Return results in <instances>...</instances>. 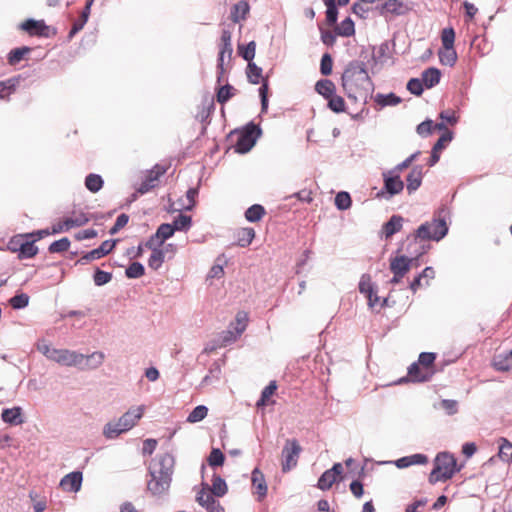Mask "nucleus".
<instances>
[{
	"instance_id": "e2e57ef3",
	"label": "nucleus",
	"mask_w": 512,
	"mask_h": 512,
	"mask_svg": "<svg viewBox=\"0 0 512 512\" xmlns=\"http://www.w3.org/2000/svg\"><path fill=\"white\" fill-rule=\"evenodd\" d=\"M65 219L66 221H68L70 229L73 227L85 225L89 221V219L86 217L84 213L74 214L71 217H67Z\"/></svg>"
},
{
	"instance_id": "864d4df0",
	"label": "nucleus",
	"mask_w": 512,
	"mask_h": 512,
	"mask_svg": "<svg viewBox=\"0 0 512 512\" xmlns=\"http://www.w3.org/2000/svg\"><path fill=\"white\" fill-rule=\"evenodd\" d=\"M436 359V355L430 352H423L419 355L418 362L425 370L434 371L433 364Z\"/></svg>"
},
{
	"instance_id": "9d476101",
	"label": "nucleus",
	"mask_w": 512,
	"mask_h": 512,
	"mask_svg": "<svg viewBox=\"0 0 512 512\" xmlns=\"http://www.w3.org/2000/svg\"><path fill=\"white\" fill-rule=\"evenodd\" d=\"M413 258L404 255L396 256L390 259V271L393 273V278L390 280L391 284H398L403 277L409 272Z\"/></svg>"
},
{
	"instance_id": "052dcab7",
	"label": "nucleus",
	"mask_w": 512,
	"mask_h": 512,
	"mask_svg": "<svg viewBox=\"0 0 512 512\" xmlns=\"http://www.w3.org/2000/svg\"><path fill=\"white\" fill-rule=\"evenodd\" d=\"M333 60L330 54L325 53L321 58L320 71L322 75L328 76L332 73Z\"/></svg>"
},
{
	"instance_id": "09e8293b",
	"label": "nucleus",
	"mask_w": 512,
	"mask_h": 512,
	"mask_svg": "<svg viewBox=\"0 0 512 512\" xmlns=\"http://www.w3.org/2000/svg\"><path fill=\"white\" fill-rule=\"evenodd\" d=\"M238 52L243 57V59H245L246 61H248V63H250V62H252L253 58L255 57L256 43L254 41H251L246 46L239 45Z\"/></svg>"
},
{
	"instance_id": "8fccbe9b",
	"label": "nucleus",
	"mask_w": 512,
	"mask_h": 512,
	"mask_svg": "<svg viewBox=\"0 0 512 512\" xmlns=\"http://www.w3.org/2000/svg\"><path fill=\"white\" fill-rule=\"evenodd\" d=\"M499 442V457L504 461H510L512 459V443L505 438H501Z\"/></svg>"
},
{
	"instance_id": "39448f33",
	"label": "nucleus",
	"mask_w": 512,
	"mask_h": 512,
	"mask_svg": "<svg viewBox=\"0 0 512 512\" xmlns=\"http://www.w3.org/2000/svg\"><path fill=\"white\" fill-rule=\"evenodd\" d=\"M38 349L41 353H43L48 359L55 361L64 366H74L79 367L84 362L86 358L84 354L71 351L68 349H56L50 347L47 344H42L38 346Z\"/></svg>"
},
{
	"instance_id": "c03bdc74",
	"label": "nucleus",
	"mask_w": 512,
	"mask_h": 512,
	"mask_svg": "<svg viewBox=\"0 0 512 512\" xmlns=\"http://www.w3.org/2000/svg\"><path fill=\"white\" fill-rule=\"evenodd\" d=\"M215 496L221 497L227 492L226 482L220 476H213L212 487L208 488Z\"/></svg>"
},
{
	"instance_id": "58836bf2",
	"label": "nucleus",
	"mask_w": 512,
	"mask_h": 512,
	"mask_svg": "<svg viewBox=\"0 0 512 512\" xmlns=\"http://www.w3.org/2000/svg\"><path fill=\"white\" fill-rule=\"evenodd\" d=\"M446 129L443 123L433 124L431 120H426L417 126V133L421 136H427L434 130Z\"/></svg>"
},
{
	"instance_id": "de8ad7c7",
	"label": "nucleus",
	"mask_w": 512,
	"mask_h": 512,
	"mask_svg": "<svg viewBox=\"0 0 512 512\" xmlns=\"http://www.w3.org/2000/svg\"><path fill=\"white\" fill-rule=\"evenodd\" d=\"M208 414V408L204 405L196 406L187 417V422L197 423L206 418Z\"/></svg>"
},
{
	"instance_id": "a18cd8bd",
	"label": "nucleus",
	"mask_w": 512,
	"mask_h": 512,
	"mask_svg": "<svg viewBox=\"0 0 512 512\" xmlns=\"http://www.w3.org/2000/svg\"><path fill=\"white\" fill-rule=\"evenodd\" d=\"M85 186L89 191L96 193L102 188L103 180L100 175L89 174L85 179Z\"/></svg>"
},
{
	"instance_id": "6e6552de",
	"label": "nucleus",
	"mask_w": 512,
	"mask_h": 512,
	"mask_svg": "<svg viewBox=\"0 0 512 512\" xmlns=\"http://www.w3.org/2000/svg\"><path fill=\"white\" fill-rule=\"evenodd\" d=\"M302 447L296 439H287L281 452L282 471L288 472L297 466Z\"/></svg>"
},
{
	"instance_id": "20e7f679",
	"label": "nucleus",
	"mask_w": 512,
	"mask_h": 512,
	"mask_svg": "<svg viewBox=\"0 0 512 512\" xmlns=\"http://www.w3.org/2000/svg\"><path fill=\"white\" fill-rule=\"evenodd\" d=\"M145 406L140 405L129 409L117 421L109 422L104 427V435L106 438L113 439L121 433L129 431L142 418Z\"/></svg>"
},
{
	"instance_id": "ea45409f",
	"label": "nucleus",
	"mask_w": 512,
	"mask_h": 512,
	"mask_svg": "<svg viewBox=\"0 0 512 512\" xmlns=\"http://www.w3.org/2000/svg\"><path fill=\"white\" fill-rule=\"evenodd\" d=\"M265 215V209L262 205L254 204L245 212V218L249 222H258Z\"/></svg>"
},
{
	"instance_id": "79ce46f5",
	"label": "nucleus",
	"mask_w": 512,
	"mask_h": 512,
	"mask_svg": "<svg viewBox=\"0 0 512 512\" xmlns=\"http://www.w3.org/2000/svg\"><path fill=\"white\" fill-rule=\"evenodd\" d=\"M151 249L152 253L148 259V265L151 269L157 270L164 262V252L156 248V246H153Z\"/></svg>"
},
{
	"instance_id": "3c124183",
	"label": "nucleus",
	"mask_w": 512,
	"mask_h": 512,
	"mask_svg": "<svg viewBox=\"0 0 512 512\" xmlns=\"http://www.w3.org/2000/svg\"><path fill=\"white\" fill-rule=\"evenodd\" d=\"M197 195H198V189L197 188H190L186 192V202L180 204L175 209L176 210H190V209H192L195 206V203H196L195 198L197 197Z\"/></svg>"
},
{
	"instance_id": "69168bd1",
	"label": "nucleus",
	"mask_w": 512,
	"mask_h": 512,
	"mask_svg": "<svg viewBox=\"0 0 512 512\" xmlns=\"http://www.w3.org/2000/svg\"><path fill=\"white\" fill-rule=\"evenodd\" d=\"M191 217L187 215L180 214L173 223L175 230H186L191 225Z\"/></svg>"
},
{
	"instance_id": "7ed1b4c3",
	"label": "nucleus",
	"mask_w": 512,
	"mask_h": 512,
	"mask_svg": "<svg viewBox=\"0 0 512 512\" xmlns=\"http://www.w3.org/2000/svg\"><path fill=\"white\" fill-rule=\"evenodd\" d=\"M462 468L463 465H457V460L453 454L440 452L434 459V466L429 474V483L435 484L450 480Z\"/></svg>"
},
{
	"instance_id": "680f3d73",
	"label": "nucleus",
	"mask_w": 512,
	"mask_h": 512,
	"mask_svg": "<svg viewBox=\"0 0 512 512\" xmlns=\"http://www.w3.org/2000/svg\"><path fill=\"white\" fill-rule=\"evenodd\" d=\"M93 278H94L95 285L102 286L111 281L112 274L110 272L96 269Z\"/></svg>"
},
{
	"instance_id": "774afa93",
	"label": "nucleus",
	"mask_w": 512,
	"mask_h": 512,
	"mask_svg": "<svg viewBox=\"0 0 512 512\" xmlns=\"http://www.w3.org/2000/svg\"><path fill=\"white\" fill-rule=\"evenodd\" d=\"M87 21L88 19L86 18V15L80 14L78 19H76L72 25V28L69 32V38H72L76 33L81 31L84 28Z\"/></svg>"
},
{
	"instance_id": "37998d69",
	"label": "nucleus",
	"mask_w": 512,
	"mask_h": 512,
	"mask_svg": "<svg viewBox=\"0 0 512 512\" xmlns=\"http://www.w3.org/2000/svg\"><path fill=\"white\" fill-rule=\"evenodd\" d=\"M327 106L330 110H332L335 113H342L345 111L346 105L344 98L336 92L333 94L332 97H330L328 100Z\"/></svg>"
},
{
	"instance_id": "a211bd4d",
	"label": "nucleus",
	"mask_w": 512,
	"mask_h": 512,
	"mask_svg": "<svg viewBox=\"0 0 512 512\" xmlns=\"http://www.w3.org/2000/svg\"><path fill=\"white\" fill-rule=\"evenodd\" d=\"M82 473L79 471L65 475L60 481V487L67 492H77L81 488Z\"/></svg>"
},
{
	"instance_id": "1a4fd4ad",
	"label": "nucleus",
	"mask_w": 512,
	"mask_h": 512,
	"mask_svg": "<svg viewBox=\"0 0 512 512\" xmlns=\"http://www.w3.org/2000/svg\"><path fill=\"white\" fill-rule=\"evenodd\" d=\"M254 125L247 126L242 131H233L230 134V140L235 141L234 149L238 153L248 152L255 144Z\"/></svg>"
},
{
	"instance_id": "a878e982",
	"label": "nucleus",
	"mask_w": 512,
	"mask_h": 512,
	"mask_svg": "<svg viewBox=\"0 0 512 512\" xmlns=\"http://www.w3.org/2000/svg\"><path fill=\"white\" fill-rule=\"evenodd\" d=\"M247 323H248V314L244 311H239L236 314L235 323L233 324L234 329L236 331V335L233 336V333L229 331L228 332V334L230 336L229 340L236 339L237 336H240L245 331V329L247 327ZM225 340H228V338L225 337Z\"/></svg>"
},
{
	"instance_id": "b1692460",
	"label": "nucleus",
	"mask_w": 512,
	"mask_h": 512,
	"mask_svg": "<svg viewBox=\"0 0 512 512\" xmlns=\"http://www.w3.org/2000/svg\"><path fill=\"white\" fill-rule=\"evenodd\" d=\"M22 409L20 407L7 408L2 411L1 417L5 423L10 425H19L23 423L21 417Z\"/></svg>"
},
{
	"instance_id": "4d7b16f0",
	"label": "nucleus",
	"mask_w": 512,
	"mask_h": 512,
	"mask_svg": "<svg viewBox=\"0 0 512 512\" xmlns=\"http://www.w3.org/2000/svg\"><path fill=\"white\" fill-rule=\"evenodd\" d=\"M225 461V456L218 448H213L208 457V464L211 467L222 466Z\"/></svg>"
},
{
	"instance_id": "cd10ccee",
	"label": "nucleus",
	"mask_w": 512,
	"mask_h": 512,
	"mask_svg": "<svg viewBox=\"0 0 512 512\" xmlns=\"http://www.w3.org/2000/svg\"><path fill=\"white\" fill-rule=\"evenodd\" d=\"M18 84L19 79L15 77L0 81V99L8 100L10 95L16 91Z\"/></svg>"
},
{
	"instance_id": "2eb2a0df",
	"label": "nucleus",
	"mask_w": 512,
	"mask_h": 512,
	"mask_svg": "<svg viewBox=\"0 0 512 512\" xmlns=\"http://www.w3.org/2000/svg\"><path fill=\"white\" fill-rule=\"evenodd\" d=\"M214 496L215 495L210 492L208 487H204L198 493L196 500L201 506L205 507L210 512H224V508L220 505Z\"/></svg>"
},
{
	"instance_id": "aec40b11",
	"label": "nucleus",
	"mask_w": 512,
	"mask_h": 512,
	"mask_svg": "<svg viewBox=\"0 0 512 512\" xmlns=\"http://www.w3.org/2000/svg\"><path fill=\"white\" fill-rule=\"evenodd\" d=\"M492 365L497 371L512 372V349L509 352L497 354Z\"/></svg>"
},
{
	"instance_id": "a19ab883",
	"label": "nucleus",
	"mask_w": 512,
	"mask_h": 512,
	"mask_svg": "<svg viewBox=\"0 0 512 512\" xmlns=\"http://www.w3.org/2000/svg\"><path fill=\"white\" fill-rule=\"evenodd\" d=\"M236 89L229 85H223L219 87L216 94V100L220 104H225L228 100H230L235 95Z\"/></svg>"
},
{
	"instance_id": "2f4dec72",
	"label": "nucleus",
	"mask_w": 512,
	"mask_h": 512,
	"mask_svg": "<svg viewBox=\"0 0 512 512\" xmlns=\"http://www.w3.org/2000/svg\"><path fill=\"white\" fill-rule=\"evenodd\" d=\"M441 73L437 68H428L422 73V81L427 88H432L439 83Z\"/></svg>"
},
{
	"instance_id": "c9c22d12",
	"label": "nucleus",
	"mask_w": 512,
	"mask_h": 512,
	"mask_svg": "<svg viewBox=\"0 0 512 512\" xmlns=\"http://www.w3.org/2000/svg\"><path fill=\"white\" fill-rule=\"evenodd\" d=\"M246 74L248 81L252 84H259L266 79L262 75V68L257 66L254 62L248 63Z\"/></svg>"
},
{
	"instance_id": "9b49d317",
	"label": "nucleus",
	"mask_w": 512,
	"mask_h": 512,
	"mask_svg": "<svg viewBox=\"0 0 512 512\" xmlns=\"http://www.w3.org/2000/svg\"><path fill=\"white\" fill-rule=\"evenodd\" d=\"M343 466L341 463H335L331 469L326 470L318 479L317 487L326 491L329 490L334 483L342 479Z\"/></svg>"
},
{
	"instance_id": "c756f323",
	"label": "nucleus",
	"mask_w": 512,
	"mask_h": 512,
	"mask_svg": "<svg viewBox=\"0 0 512 512\" xmlns=\"http://www.w3.org/2000/svg\"><path fill=\"white\" fill-rule=\"evenodd\" d=\"M84 362L78 368L80 369H96L102 365L104 361V354L102 352H93L90 355H85Z\"/></svg>"
},
{
	"instance_id": "0e129e2a",
	"label": "nucleus",
	"mask_w": 512,
	"mask_h": 512,
	"mask_svg": "<svg viewBox=\"0 0 512 512\" xmlns=\"http://www.w3.org/2000/svg\"><path fill=\"white\" fill-rule=\"evenodd\" d=\"M423 81L417 78H412L407 83V89L410 93L420 96L423 93Z\"/></svg>"
},
{
	"instance_id": "13d9d810",
	"label": "nucleus",
	"mask_w": 512,
	"mask_h": 512,
	"mask_svg": "<svg viewBox=\"0 0 512 512\" xmlns=\"http://www.w3.org/2000/svg\"><path fill=\"white\" fill-rule=\"evenodd\" d=\"M351 197L348 192H339L335 197V205L340 210H346L351 206Z\"/></svg>"
},
{
	"instance_id": "bb28decb",
	"label": "nucleus",
	"mask_w": 512,
	"mask_h": 512,
	"mask_svg": "<svg viewBox=\"0 0 512 512\" xmlns=\"http://www.w3.org/2000/svg\"><path fill=\"white\" fill-rule=\"evenodd\" d=\"M422 182V167H414L407 176V190L409 193L416 191Z\"/></svg>"
},
{
	"instance_id": "338daca9",
	"label": "nucleus",
	"mask_w": 512,
	"mask_h": 512,
	"mask_svg": "<svg viewBox=\"0 0 512 512\" xmlns=\"http://www.w3.org/2000/svg\"><path fill=\"white\" fill-rule=\"evenodd\" d=\"M376 101L382 106H387V105L398 104L400 102V99L398 97H396L394 94H389V95L378 94L376 97Z\"/></svg>"
},
{
	"instance_id": "72a5a7b5",
	"label": "nucleus",
	"mask_w": 512,
	"mask_h": 512,
	"mask_svg": "<svg viewBox=\"0 0 512 512\" xmlns=\"http://www.w3.org/2000/svg\"><path fill=\"white\" fill-rule=\"evenodd\" d=\"M383 12L401 15L407 10L406 5L402 0H387L382 6Z\"/></svg>"
},
{
	"instance_id": "ddd939ff",
	"label": "nucleus",
	"mask_w": 512,
	"mask_h": 512,
	"mask_svg": "<svg viewBox=\"0 0 512 512\" xmlns=\"http://www.w3.org/2000/svg\"><path fill=\"white\" fill-rule=\"evenodd\" d=\"M21 28L31 36L49 37L52 29L43 20L28 19L21 24Z\"/></svg>"
},
{
	"instance_id": "4c0bfd02",
	"label": "nucleus",
	"mask_w": 512,
	"mask_h": 512,
	"mask_svg": "<svg viewBox=\"0 0 512 512\" xmlns=\"http://www.w3.org/2000/svg\"><path fill=\"white\" fill-rule=\"evenodd\" d=\"M438 55H439L440 62L446 66H453L457 61V53H456L454 47H452V48L442 47L439 50Z\"/></svg>"
},
{
	"instance_id": "6ab92c4d",
	"label": "nucleus",
	"mask_w": 512,
	"mask_h": 512,
	"mask_svg": "<svg viewBox=\"0 0 512 512\" xmlns=\"http://www.w3.org/2000/svg\"><path fill=\"white\" fill-rule=\"evenodd\" d=\"M252 487L254 494H257L258 500L261 501L267 494V484L263 473L257 468L252 471Z\"/></svg>"
},
{
	"instance_id": "f257e3e1",
	"label": "nucleus",
	"mask_w": 512,
	"mask_h": 512,
	"mask_svg": "<svg viewBox=\"0 0 512 512\" xmlns=\"http://www.w3.org/2000/svg\"><path fill=\"white\" fill-rule=\"evenodd\" d=\"M342 88L348 99L366 104L374 90L373 82L363 63H349L342 74Z\"/></svg>"
},
{
	"instance_id": "5fc2aeb1",
	"label": "nucleus",
	"mask_w": 512,
	"mask_h": 512,
	"mask_svg": "<svg viewBox=\"0 0 512 512\" xmlns=\"http://www.w3.org/2000/svg\"><path fill=\"white\" fill-rule=\"evenodd\" d=\"M70 240L67 237L61 238L50 244L48 250L50 253H62L69 249Z\"/></svg>"
},
{
	"instance_id": "bf43d9fd",
	"label": "nucleus",
	"mask_w": 512,
	"mask_h": 512,
	"mask_svg": "<svg viewBox=\"0 0 512 512\" xmlns=\"http://www.w3.org/2000/svg\"><path fill=\"white\" fill-rule=\"evenodd\" d=\"M9 302L14 309H21L28 305L29 296L25 293H21L13 296Z\"/></svg>"
},
{
	"instance_id": "473e14b6",
	"label": "nucleus",
	"mask_w": 512,
	"mask_h": 512,
	"mask_svg": "<svg viewBox=\"0 0 512 512\" xmlns=\"http://www.w3.org/2000/svg\"><path fill=\"white\" fill-rule=\"evenodd\" d=\"M384 187L391 195L400 193L404 188V183L399 176L385 177Z\"/></svg>"
},
{
	"instance_id": "49530a36",
	"label": "nucleus",
	"mask_w": 512,
	"mask_h": 512,
	"mask_svg": "<svg viewBox=\"0 0 512 512\" xmlns=\"http://www.w3.org/2000/svg\"><path fill=\"white\" fill-rule=\"evenodd\" d=\"M31 49L29 47H20L15 48L10 51L8 55V62L10 65L18 64L29 52Z\"/></svg>"
},
{
	"instance_id": "f8f14e48",
	"label": "nucleus",
	"mask_w": 512,
	"mask_h": 512,
	"mask_svg": "<svg viewBox=\"0 0 512 512\" xmlns=\"http://www.w3.org/2000/svg\"><path fill=\"white\" fill-rule=\"evenodd\" d=\"M166 171L167 168L165 166L156 164L150 171H148L145 179L141 182L137 191L141 194H145L156 187L159 178L164 175Z\"/></svg>"
},
{
	"instance_id": "4468645a",
	"label": "nucleus",
	"mask_w": 512,
	"mask_h": 512,
	"mask_svg": "<svg viewBox=\"0 0 512 512\" xmlns=\"http://www.w3.org/2000/svg\"><path fill=\"white\" fill-rule=\"evenodd\" d=\"M116 244L115 240H106L98 248L85 253L78 261L79 264H86L89 261L100 259L109 254Z\"/></svg>"
},
{
	"instance_id": "c85d7f7f",
	"label": "nucleus",
	"mask_w": 512,
	"mask_h": 512,
	"mask_svg": "<svg viewBox=\"0 0 512 512\" xmlns=\"http://www.w3.org/2000/svg\"><path fill=\"white\" fill-rule=\"evenodd\" d=\"M315 90L326 100L333 96L336 92L335 84L329 79L319 80L315 85Z\"/></svg>"
},
{
	"instance_id": "e433bc0d",
	"label": "nucleus",
	"mask_w": 512,
	"mask_h": 512,
	"mask_svg": "<svg viewBox=\"0 0 512 512\" xmlns=\"http://www.w3.org/2000/svg\"><path fill=\"white\" fill-rule=\"evenodd\" d=\"M335 33L339 36L350 37L355 34L354 22L351 18H345L339 25L335 27Z\"/></svg>"
},
{
	"instance_id": "393cba45",
	"label": "nucleus",
	"mask_w": 512,
	"mask_h": 512,
	"mask_svg": "<svg viewBox=\"0 0 512 512\" xmlns=\"http://www.w3.org/2000/svg\"><path fill=\"white\" fill-rule=\"evenodd\" d=\"M403 218L399 215H393L388 222L383 225L382 233L388 239L401 230Z\"/></svg>"
},
{
	"instance_id": "f03ea898",
	"label": "nucleus",
	"mask_w": 512,
	"mask_h": 512,
	"mask_svg": "<svg viewBox=\"0 0 512 512\" xmlns=\"http://www.w3.org/2000/svg\"><path fill=\"white\" fill-rule=\"evenodd\" d=\"M174 458L165 453L160 455L150 468L151 479L147 483V489L153 495H161L168 490L173 474Z\"/></svg>"
},
{
	"instance_id": "7c9ffc66",
	"label": "nucleus",
	"mask_w": 512,
	"mask_h": 512,
	"mask_svg": "<svg viewBox=\"0 0 512 512\" xmlns=\"http://www.w3.org/2000/svg\"><path fill=\"white\" fill-rule=\"evenodd\" d=\"M249 12V5L246 1L236 3L231 10V19L234 23H238L246 18Z\"/></svg>"
},
{
	"instance_id": "423d86ee",
	"label": "nucleus",
	"mask_w": 512,
	"mask_h": 512,
	"mask_svg": "<svg viewBox=\"0 0 512 512\" xmlns=\"http://www.w3.org/2000/svg\"><path fill=\"white\" fill-rule=\"evenodd\" d=\"M448 232V226L444 219H433L418 227L413 235V241L433 240L439 241L445 237Z\"/></svg>"
},
{
	"instance_id": "f3484780",
	"label": "nucleus",
	"mask_w": 512,
	"mask_h": 512,
	"mask_svg": "<svg viewBox=\"0 0 512 512\" xmlns=\"http://www.w3.org/2000/svg\"><path fill=\"white\" fill-rule=\"evenodd\" d=\"M359 291L365 295L368 299V304L370 307H374L379 302V297L374 291L373 284L371 281V277L369 275H362L359 282Z\"/></svg>"
},
{
	"instance_id": "f704fd0d",
	"label": "nucleus",
	"mask_w": 512,
	"mask_h": 512,
	"mask_svg": "<svg viewBox=\"0 0 512 512\" xmlns=\"http://www.w3.org/2000/svg\"><path fill=\"white\" fill-rule=\"evenodd\" d=\"M255 238V231L253 228L245 227L237 231V244L240 247L249 246Z\"/></svg>"
},
{
	"instance_id": "5701e85b",
	"label": "nucleus",
	"mask_w": 512,
	"mask_h": 512,
	"mask_svg": "<svg viewBox=\"0 0 512 512\" xmlns=\"http://www.w3.org/2000/svg\"><path fill=\"white\" fill-rule=\"evenodd\" d=\"M277 383L276 381H271L262 391L260 399L257 401L256 406L258 408L265 407L268 405H273L275 401L272 399L273 395L276 393Z\"/></svg>"
},
{
	"instance_id": "6e6d98bb",
	"label": "nucleus",
	"mask_w": 512,
	"mask_h": 512,
	"mask_svg": "<svg viewBox=\"0 0 512 512\" xmlns=\"http://www.w3.org/2000/svg\"><path fill=\"white\" fill-rule=\"evenodd\" d=\"M442 47L452 48L454 47L455 31L453 28H444L441 32Z\"/></svg>"
},
{
	"instance_id": "603ef678",
	"label": "nucleus",
	"mask_w": 512,
	"mask_h": 512,
	"mask_svg": "<svg viewBox=\"0 0 512 512\" xmlns=\"http://www.w3.org/2000/svg\"><path fill=\"white\" fill-rule=\"evenodd\" d=\"M144 273V266L139 262L131 263L125 271L126 276L131 279L140 278L144 275Z\"/></svg>"
},
{
	"instance_id": "412c9836",
	"label": "nucleus",
	"mask_w": 512,
	"mask_h": 512,
	"mask_svg": "<svg viewBox=\"0 0 512 512\" xmlns=\"http://www.w3.org/2000/svg\"><path fill=\"white\" fill-rule=\"evenodd\" d=\"M434 371L425 370L419 363H413L408 369V376L413 382L428 381Z\"/></svg>"
},
{
	"instance_id": "4be33fe9",
	"label": "nucleus",
	"mask_w": 512,
	"mask_h": 512,
	"mask_svg": "<svg viewBox=\"0 0 512 512\" xmlns=\"http://www.w3.org/2000/svg\"><path fill=\"white\" fill-rule=\"evenodd\" d=\"M231 32L229 30H223L221 34V43L219 46V56L218 59L225 60L227 57L228 59H231L232 56V44H231Z\"/></svg>"
},
{
	"instance_id": "0eeeda50",
	"label": "nucleus",
	"mask_w": 512,
	"mask_h": 512,
	"mask_svg": "<svg viewBox=\"0 0 512 512\" xmlns=\"http://www.w3.org/2000/svg\"><path fill=\"white\" fill-rule=\"evenodd\" d=\"M33 234H18L13 236L7 247L11 252L18 253L19 259L33 258L38 253V247L34 244L36 239H32Z\"/></svg>"
},
{
	"instance_id": "dca6fc26",
	"label": "nucleus",
	"mask_w": 512,
	"mask_h": 512,
	"mask_svg": "<svg viewBox=\"0 0 512 512\" xmlns=\"http://www.w3.org/2000/svg\"><path fill=\"white\" fill-rule=\"evenodd\" d=\"M175 232V228L171 224H161L154 236H152L145 244L146 247L152 248L153 246L162 245L163 242L170 238Z\"/></svg>"
}]
</instances>
